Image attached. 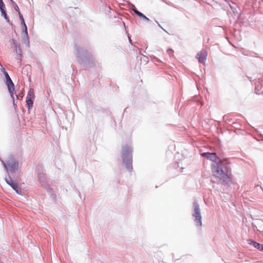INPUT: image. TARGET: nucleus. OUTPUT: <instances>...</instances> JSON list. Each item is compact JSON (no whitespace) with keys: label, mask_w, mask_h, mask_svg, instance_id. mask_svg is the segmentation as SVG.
I'll return each mask as SVG.
<instances>
[{"label":"nucleus","mask_w":263,"mask_h":263,"mask_svg":"<svg viewBox=\"0 0 263 263\" xmlns=\"http://www.w3.org/2000/svg\"><path fill=\"white\" fill-rule=\"evenodd\" d=\"M212 170L214 176L218 179L223 184H228L231 182V168L227 160H218L213 163Z\"/></svg>","instance_id":"1"},{"label":"nucleus","mask_w":263,"mask_h":263,"mask_svg":"<svg viewBox=\"0 0 263 263\" xmlns=\"http://www.w3.org/2000/svg\"><path fill=\"white\" fill-rule=\"evenodd\" d=\"M132 148L128 145L123 146L122 150V158L123 163L125 164L127 170L131 172L133 170Z\"/></svg>","instance_id":"2"},{"label":"nucleus","mask_w":263,"mask_h":263,"mask_svg":"<svg viewBox=\"0 0 263 263\" xmlns=\"http://www.w3.org/2000/svg\"><path fill=\"white\" fill-rule=\"evenodd\" d=\"M7 172H13L18 168V160L13 155H9L5 161L1 159Z\"/></svg>","instance_id":"3"},{"label":"nucleus","mask_w":263,"mask_h":263,"mask_svg":"<svg viewBox=\"0 0 263 263\" xmlns=\"http://www.w3.org/2000/svg\"><path fill=\"white\" fill-rule=\"evenodd\" d=\"M192 216L196 226L201 227L202 225L201 213L199 204L197 201H194L193 203Z\"/></svg>","instance_id":"4"},{"label":"nucleus","mask_w":263,"mask_h":263,"mask_svg":"<svg viewBox=\"0 0 263 263\" xmlns=\"http://www.w3.org/2000/svg\"><path fill=\"white\" fill-rule=\"evenodd\" d=\"M1 71L4 73L6 78V84L7 86L9 92L10 94L11 97L13 100V105L15 106L16 104L14 103V93L15 92L14 85L11 80L8 73L6 71V69L4 67H2Z\"/></svg>","instance_id":"5"},{"label":"nucleus","mask_w":263,"mask_h":263,"mask_svg":"<svg viewBox=\"0 0 263 263\" xmlns=\"http://www.w3.org/2000/svg\"><path fill=\"white\" fill-rule=\"evenodd\" d=\"M5 181L6 183L9 184L17 193L20 194L21 192V189L17 183H14L10 176L6 177Z\"/></svg>","instance_id":"6"},{"label":"nucleus","mask_w":263,"mask_h":263,"mask_svg":"<svg viewBox=\"0 0 263 263\" xmlns=\"http://www.w3.org/2000/svg\"><path fill=\"white\" fill-rule=\"evenodd\" d=\"M208 53L205 50H202L197 54L196 58L201 64H205Z\"/></svg>","instance_id":"7"},{"label":"nucleus","mask_w":263,"mask_h":263,"mask_svg":"<svg viewBox=\"0 0 263 263\" xmlns=\"http://www.w3.org/2000/svg\"><path fill=\"white\" fill-rule=\"evenodd\" d=\"M201 156L213 161V163L216 161H218V160H219L215 153H203L201 154Z\"/></svg>","instance_id":"8"},{"label":"nucleus","mask_w":263,"mask_h":263,"mask_svg":"<svg viewBox=\"0 0 263 263\" xmlns=\"http://www.w3.org/2000/svg\"><path fill=\"white\" fill-rule=\"evenodd\" d=\"M249 243L252 245L254 248L257 249L259 251H263V245L258 243L252 240H249Z\"/></svg>","instance_id":"9"},{"label":"nucleus","mask_w":263,"mask_h":263,"mask_svg":"<svg viewBox=\"0 0 263 263\" xmlns=\"http://www.w3.org/2000/svg\"><path fill=\"white\" fill-rule=\"evenodd\" d=\"M5 5L2 0H0V10L2 12V15L4 16L5 19L7 18V14L4 10Z\"/></svg>","instance_id":"10"},{"label":"nucleus","mask_w":263,"mask_h":263,"mask_svg":"<svg viewBox=\"0 0 263 263\" xmlns=\"http://www.w3.org/2000/svg\"><path fill=\"white\" fill-rule=\"evenodd\" d=\"M35 98L34 93V90L33 89L31 88L29 89V90L28 92L27 96V99H31L33 100Z\"/></svg>","instance_id":"11"},{"label":"nucleus","mask_w":263,"mask_h":263,"mask_svg":"<svg viewBox=\"0 0 263 263\" xmlns=\"http://www.w3.org/2000/svg\"><path fill=\"white\" fill-rule=\"evenodd\" d=\"M134 11L135 12V13L137 14L139 17H142L143 18H144V20H145L146 21H149V19L146 17L143 14H142L141 12H140V11H139L137 9H134Z\"/></svg>","instance_id":"12"},{"label":"nucleus","mask_w":263,"mask_h":263,"mask_svg":"<svg viewBox=\"0 0 263 263\" xmlns=\"http://www.w3.org/2000/svg\"><path fill=\"white\" fill-rule=\"evenodd\" d=\"M33 100L31 99H26V104L28 106V109L30 110L33 107Z\"/></svg>","instance_id":"13"},{"label":"nucleus","mask_w":263,"mask_h":263,"mask_svg":"<svg viewBox=\"0 0 263 263\" xmlns=\"http://www.w3.org/2000/svg\"><path fill=\"white\" fill-rule=\"evenodd\" d=\"M39 179L41 182V183H42V185L44 184V181L45 179L44 176H41L40 175H39Z\"/></svg>","instance_id":"14"},{"label":"nucleus","mask_w":263,"mask_h":263,"mask_svg":"<svg viewBox=\"0 0 263 263\" xmlns=\"http://www.w3.org/2000/svg\"><path fill=\"white\" fill-rule=\"evenodd\" d=\"M21 19H22V23H23V25L24 26L25 31L27 32V26H26V24L25 23V21H24V20L22 15L21 16Z\"/></svg>","instance_id":"15"},{"label":"nucleus","mask_w":263,"mask_h":263,"mask_svg":"<svg viewBox=\"0 0 263 263\" xmlns=\"http://www.w3.org/2000/svg\"><path fill=\"white\" fill-rule=\"evenodd\" d=\"M167 52L169 54L171 55L173 53V51L172 49H168Z\"/></svg>","instance_id":"16"},{"label":"nucleus","mask_w":263,"mask_h":263,"mask_svg":"<svg viewBox=\"0 0 263 263\" xmlns=\"http://www.w3.org/2000/svg\"><path fill=\"white\" fill-rule=\"evenodd\" d=\"M258 86H257L256 84L255 85V89H257L258 88Z\"/></svg>","instance_id":"17"}]
</instances>
